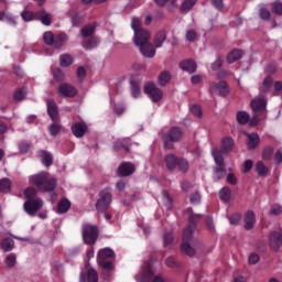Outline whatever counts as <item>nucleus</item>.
Wrapping results in <instances>:
<instances>
[{
	"label": "nucleus",
	"mask_w": 282,
	"mask_h": 282,
	"mask_svg": "<svg viewBox=\"0 0 282 282\" xmlns=\"http://www.w3.org/2000/svg\"><path fill=\"white\" fill-rule=\"evenodd\" d=\"M185 213L187 215L189 224L183 231V242L181 245V250L188 257H193V254H195V248H199V246H202L199 240L193 239V232L195 231V226L197 221L202 219V215L193 214L192 208H187Z\"/></svg>",
	"instance_id": "obj_1"
},
{
	"label": "nucleus",
	"mask_w": 282,
	"mask_h": 282,
	"mask_svg": "<svg viewBox=\"0 0 282 282\" xmlns=\"http://www.w3.org/2000/svg\"><path fill=\"white\" fill-rule=\"evenodd\" d=\"M30 182L43 193H52L57 186L56 178L54 176H48L45 172H40L39 174L30 176Z\"/></svg>",
	"instance_id": "obj_2"
},
{
	"label": "nucleus",
	"mask_w": 282,
	"mask_h": 282,
	"mask_svg": "<svg viewBox=\"0 0 282 282\" xmlns=\"http://www.w3.org/2000/svg\"><path fill=\"white\" fill-rule=\"evenodd\" d=\"M267 106L268 101L263 97H258L250 102V107L253 111V118L250 121L251 127H256V124H259V120H261L259 118L260 116H262V118H265V113L268 111Z\"/></svg>",
	"instance_id": "obj_3"
},
{
	"label": "nucleus",
	"mask_w": 282,
	"mask_h": 282,
	"mask_svg": "<svg viewBox=\"0 0 282 282\" xmlns=\"http://www.w3.org/2000/svg\"><path fill=\"white\" fill-rule=\"evenodd\" d=\"M135 280L139 282H166L163 274L155 275L153 263H149L143 268L141 274L135 275Z\"/></svg>",
	"instance_id": "obj_4"
},
{
	"label": "nucleus",
	"mask_w": 282,
	"mask_h": 282,
	"mask_svg": "<svg viewBox=\"0 0 282 282\" xmlns=\"http://www.w3.org/2000/svg\"><path fill=\"white\" fill-rule=\"evenodd\" d=\"M67 34L59 33L57 35H54L51 31L45 32L43 34V41L45 45H50L51 47H54L55 50H61L65 43H67Z\"/></svg>",
	"instance_id": "obj_5"
},
{
	"label": "nucleus",
	"mask_w": 282,
	"mask_h": 282,
	"mask_svg": "<svg viewBox=\"0 0 282 282\" xmlns=\"http://www.w3.org/2000/svg\"><path fill=\"white\" fill-rule=\"evenodd\" d=\"M212 155L214 158L216 166L214 167V176L216 180H223L226 177V164L224 163V155L219 150L212 149Z\"/></svg>",
	"instance_id": "obj_6"
},
{
	"label": "nucleus",
	"mask_w": 282,
	"mask_h": 282,
	"mask_svg": "<svg viewBox=\"0 0 282 282\" xmlns=\"http://www.w3.org/2000/svg\"><path fill=\"white\" fill-rule=\"evenodd\" d=\"M182 135V129L180 127H173L167 133L162 135L161 140L164 143L165 149H173L174 142H180Z\"/></svg>",
	"instance_id": "obj_7"
},
{
	"label": "nucleus",
	"mask_w": 282,
	"mask_h": 282,
	"mask_svg": "<svg viewBox=\"0 0 282 282\" xmlns=\"http://www.w3.org/2000/svg\"><path fill=\"white\" fill-rule=\"evenodd\" d=\"M111 191L102 189L99 192V198L97 199L95 207L98 213H105L111 206Z\"/></svg>",
	"instance_id": "obj_8"
},
{
	"label": "nucleus",
	"mask_w": 282,
	"mask_h": 282,
	"mask_svg": "<svg viewBox=\"0 0 282 282\" xmlns=\"http://www.w3.org/2000/svg\"><path fill=\"white\" fill-rule=\"evenodd\" d=\"M82 235L84 243L87 246H94L98 239V227L94 225H84Z\"/></svg>",
	"instance_id": "obj_9"
},
{
	"label": "nucleus",
	"mask_w": 282,
	"mask_h": 282,
	"mask_svg": "<svg viewBox=\"0 0 282 282\" xmlns=\"http://www.w3.org/2000/svg\"><path fill=\"white\" fill-rule=\"evenodd\" d=\"M43 208V199L35 198V199H26L23 204V210L30 217H35L36 213H39Z\"/></svg>",
	"instance_id": "obj_10"
},
{
	"label": "nucleus",
	"mask_w": 282,
	"mask_h": 282,
	"mask_svg": "<svg viewBox=\"0 0 282 282\" xmlns=\"http://www.w3.org/2000/svg\"><path fill=\"white\" fill-rule=\"evenodd\" d=\"M144 93L149 96L152 102H160L162 100V89L155 87V84L148 83L144 85Z\"/></svg>",
	"instance_id": "obj_11"
},
{
	"label": "nucleus",
	"mask_w": 282,
	"mask_h": 282,
	"mask_svg": "<svg viewBox=\"0 0 282 282\" xmlns=\"http://www.w3.org/2000/svg\"><path fill=\"white\" fill-rule=\"evenodd\" d=\"M57 94L59 98H74L78 90L72 84L63 83L58 86Z\"/></svg>",
	"instance_id": "obj_12"
},
{
	"label": "nucleus",
	"mask_w": 282,
	"mask_h": 282,
	"mask_svg": "<svg viewBox=\"0 0 282 282\" xmlns=\"http://www.w3.org/2000/svg\"><path fill=\"white\" fill-rule=\"evenodd\" d=\"M282 246V229L278 231H271L269 235V247L273 252L281 249Z\"/></svg>",
	"instance_id": "obj_13"
},
{
	"label": "nucleus",
	"mask_w": 282,
	"mask_h": 282,
	"mask_svg": "<svg viewBox=\"0 0 282 282\" xmlns=\"http://www.w3.org/2000/svg\"><path fill=\"white\" fill-rule=\"evenodd\" d=\"M210 94H217L218 96H228L230 88L226 82L212 83L209 85Z\"/></svg>",
	"instance_id": "obj_14"
},
{
	"label": "nucleus",
	"mask_w": 282,
	"mask_h": 282,
	"mask_svg": "<svg viewBox=\"0 0 282 282\" xmlns=\"http://www.w3.org/2000/svg\"><path fill=\"white\" fill-rule=\"evenodd\" d=\"M52 13L47 12L46 10L41 9L36 11V21H40L42 25H52Z\"/></svg>",
	"instance_id": "obj_15"
},
{
	"label": "nucleus",
	"mask_w": 282,
	"mask_h": 282,
	"mask_svg": "<svg viewBox=\"0 0 282 282\" xmlns=\"http://www.w3.org/2000/svg\"><path fill=\"white\" fill-rule=\"evenodd\" d=\"M135 173V166L131 163H122L118 167L119 177H129V175H133Z\"/></svg>",
	"instance_id": "obj_16"
},
{
	"label": "nucleus",
	"mask_w": 282,
	"mask_h": 282,
	"mask_svg": "<svg viewBox=\"0 0 282 282\" xmlns=\"http://www.w3.org/2000/svg\"><path fill=\"white\" fill-rule=\"evenodd\" d=\"M72 132L75 138H83L87 133V123L86 122H75L72 124Z\"/></svg>",
	"instance_id": "obj_17"
},
{
	"label": "nucleus",
	"mask_w": 282,
	"mask_h": 282,
	"mask_svg": "<svg viewBox=\"0 0 282 282\" xmlns=\"http://www.w3.org/2000/svg\"><path fill=\"white\" fill-rule=\"evenodd\" d=\"M47 113H48L50 118L53 120V122H57L58 106L56 105V101H54V99L47 100Z\"/></svg>",
	"instance_id": "obj_18"
},
{
	"label": "nucleus",
	"mask_w": 282,
	"mask_h": 282,
	"mask_svg": "<svg viewBox=\"0 0 282 282\" xmlns=\"http://www.w3.org/2000/svg\"><path fill=\"white\" fill-rule=\"evenodd\" d=\"M180 67L183 69V72H187L188 74H195L197 72V63H195L193 59L181 62Z\"/></svg>",
	"instance_id": "obj_19"
},
{
	"label": "nucleus",
	"mask_w": 282,
	"mask_h": 282,
	"mask_svg": "<svg viewBox=\"0 0 282 282\" xmlns=\"http://www.w3.org/2000/svg\"><path fill=\"white\" fill-rule=\"evenodd\" d=\"M256 221H257V217L254 216V212L248 210L245 214V228H246V230H252L254 228Z\"/></svg>",
	"instance_id": "obj_20"
},
{
	"label": "nucleus",
	"mask_w": 282,
	"mask_h": 282,
	"mask_svg": "<svg viewBox=\"0 0 282 282\" xmlns=\"http://www.w3.org/2000/svg\"><path fill=\"white\" fill-rule=\"evenodd\" d=\"M221 153H230L232 152V148L235 147V140L230 137H226L221 139Z\"/></svg>",
	"instance_id": "obj_21"
},
{
	"label": "nucleus",
	"mask_w": 282,
	"mask_h": 282,
	"mask_svg": "<svg viewBox=\"0 0 282 282\" xmlns=\"http://www.w3.org/2000/svg\"><path fill=\"white\" fill-rule=\"evenodd\" d=\"M247 147L248 149H250L251 151L257 149V147H259V143L261 142V139L259 138V134L257 133H247Z\"/></svg>",
	"instance_id": "obj_22"
},
{
	"label": "nucleus",
	"mask_w": 282,
	"mask_h": 282,
	"mask_svg": "<svg viewBox=\"0 0 282 282\" xmlns=\"http://www.w3.org/2000/svg\"><path fill=\"white\" fill-rule=\"evenodd\" d=\"M131 28L134 33H137V40L140 39V36L144 35L147 36V33L144 32V29H142V23L140 22V19L133 18L131 20Z\"/></svg>",
	"instance_id": "obj_23"
},
{
	"label": "nucleus",
	"mask_w": 282,
	"mask_h": 282,
	"mask_svg": "<svg viewBox=\"0 0 282 282\" xmlns=\"http://www.w3.org/2000/svg\"><path fill=\"white\" fill-rule=\"evenodd\" d=\"M143 32H145L147 34L144 35H140V37L137 36V33H134V45H137V47H141L142 45H147L149 43V39H151V32H149L148 30L143 29Z\"/></svg>",
	"instance_id": "obj_24"
},
{
	"label": "nucleus",
	"mask_w": 282,
	"mask_h": 282,
	"mask_svg": "<svg viewBox=\"0 0 282 282\" xmlns=\"http://www.w3.org/2000/svg\"><path fill=\"white\" fill-rule=\"evenodd\" d=\"M139 50L141 54H143V56H145L147 58H153V56H155V48H153V45H151L150 42L139 46Z\"/></svg>",
	"instance_id": "obj_25"
},
{
	"label": "nucleus",
	"mask_w": 282,
	"mask_h": 282,
	"mask_svg": "<svg viewBox=\"0 0 282 282\" xmlns=\"http://www.w3.org/2000/svg\"><path fill=\"white\" fill-rule=\"evenodd\" d=\"M178 158L175 154H167L165 156V166L167 171H175L178 162Z\"/></svg>",
	"instance_id": "obj_26"
},
{
	"label": "nucleus",
	"mask_w": 282,
	"mask_h": 282,
	"mask_svg": "<svg viewBox=\"0 0 282 282\" xmlns=\"http://www.w3.org/2000/svg\"><path fill=\"white\" fill-rule=\"evenodd\" d=\"M39 156L41 158V162L44 166H52V164H54V158L50 152L41 150L39 151Z\"/></svg>",
	"instance_id": "obj_27"
},
{
	"label": "nucleus",
	"mask_w": 282,
	"mask_h": 282,
	"mask_svg": "<svg viewBox=\"0 0 282 282\" xmlns=\"http://www.w3.org/2000/svg\"><path fill=\"white\" fill-rule=\"evenodd\" d=\"M171 78H172L171 72L169 70L161 72L158 76V83L160 87H166V84L171 83Z\"/></svg>",
	"instance_id": "obj_28"
},
{
	"label": "nucleus",
	"mask_w": 282,
	"mask_h": 282,
	"mask_svg": "<svg viewBox=\"0 0 282 282\" xmlns=\"http://www.w3.org/2000/svg\"><path fill=\"white\" fill-rule=\"evenodd\" d=\"M197 3V0H184L180 7L182 14H188Z\"/></svg>",
	"instance_id": "obj_29"
},
{
	"label": "nucleus",
	"mask_w": 282,
	"mask_h": 282,
	"mask_svg": "<svg viewBox=\"0 0 282 282\" xmlns=\"http://www.w3.org/2000/svg\"><path fill=\"white\" fill-rule=\"evenodd\" d=\"M0 248L3 252H12L14 250V240L12 238L2 239Z\"/></svg>",
	"instance_id": "obj_30"
},
{
	"label": "nucleus",
	"mask_w": 282,
	"mask_h": 282,
	"mask_svg": "<svg viewBox=\"0 0 282 282\" xmlns=\"http://www.w3.org/2000/svg\"><path fill=\"white\" fill-rule=\"evenodd\" d=\"M94 32H96V24H87L80 30L82 39H89L94 36Z\"/></svg>",
	"instance_id": "obj_31"
},
{
	"label": "nucleus",
	"mask_w": 282,
	"mask_h": 282,
	"mask_svg": "<svg viewBox=\"0 0 282 282\" xmlns=\"http://www.w3.org/2000/svg\"><path fill=\"white\" fill-rule=\"evenodd\" d=\"M72 208V202L67 198H62L57 205V213L63 215L64 213H67Z\"/></svg>",
	"instance_id": "obj_32"
},
{
	"label": "nucleus",
	"mask_w": 282,
	"mask_h": 282,
	"mask_svg": "<svg viewBox=\"0 0 282 282\" xmlns=\"http://www.w3.org/2000/svg\"><path fill=\"white\" fill-rule=\"evenodd\" d=\"M129 147H131V140L126 138L116 141L113 149L115 151H120V149H126V151H129Z\"/></svg>",
	"instance_id": "obj_33"
},
{
	"label": "nucleus",
	"mask_w": 282,
	"mask_h": 282,
	"mask_svg": "<svg viewBox=\"0 0 282 282\" xmlns=\"http://www.w3.org/2000/svg\"><path fill=\"white\" fill-rule=\"evenodd\" d=\"M236 119L239 124H248V122L250 124V122H251L250 113H248L243 110L237 112Z\"/></svg>",
	"instance_id": "obj_34"
},
{
	"label": "nucleus",
	"mask_w": 282,
	"mask_h": 282,
	"mask_svg": "<svg viewBox=\"0 0 282 282\" xmlns=\"http://www.w3.org/2000/svg\"><path fill=\"white\" fill-rule=\"evenodd\" d=\"M243 56V52L240 50H232L228 55H227V63L232 64L237 63L239 58Z\"/></svg>",
	"instance_id": "obj_35"
},
{
	"label": "nucleus",
	"mask_w": 282,
	"mask_h": 282,
	"mask_svg": "<svg viewBox=\"0 0 282 282\" xmlns=\"http://www.w3.org/2000/svg\"><path fill=\"white\" fill-rule=\"evenodd\" d=\"M98 43H99L98 37L91 36L88 40H84L83 47L84 50H88V51L95 50V47H98Z\"/></svg>",
	"instance_id": "obj_36"
},
{
	"label": "nucleus",
	"mask_w": 282,
	"mask_h": 282,
	"mask_svg": "<svg viewBox=\"0 0 282 282\" xmlns=\"http://www.w3.org/2000/svg\"><path fill=\"white\" fill-rule=\"evenodd\" d=\"M166 41V31H160L154 37V47L160 48Z\"/></svg>",
	"instance_id": "obj_37"
},
{
	"label": "nucleus",
	"mask_w": 282,
	"mask_h": 282,
	"mask_svg": "<svg viewBox=\"0 0 282 282\" xmlns=\"http://www.w3.org/2000/svg\"><path fill=\"white\" fill-rule=\"evenodd\" d=\"M97 263L99 268H102V270H106V272H111V270H113V262H111V260L97 258Z\"/></svg>",
	"instance_id": "obj_38"
},
{
	"label": "nucleus",
	"mask_w": 282,
	"mask_h": 282,
	"mask_svg": "<svg viewBox=\"0 0 282 282\" xmlns=\"http://www.w3.org/2000/svg\"><path fill=\"white\" fill-rule=\"evenodd\" d=\"M115 252L111 250V248H105L99 250L98 254H97V259H104V260H109L112 257H115Z\"/></svg>",
	"instance_id": "obj_39"
},
{
	"label": "nucleus",
	"mask_w": 282,
	"mask_h": 282,
	"mask_svg": "<svg viewBox=\"0 0 282 282\" xmlns=\"http://www.w3.org/2000/svg\"><path fill=\"white\" fill-rule=\"evenodd\" d=\"M256 171L261 177H265V175L270 173V169H268V166H265L262 161L257 163Z\"/></svg>",
	"instance_id": "obj_40"
},
{
	"label": "nucleus",
	"mask_w": 282,
	"mask_h": 282,
	"mask_svg": "<svg viewBox=\"0 0 282 282\" xmlns=\"http://www.w3.org/2000/svg\"><path fill=\"white\" fill-rule=\"evenodd\" d=\"M21 18L26 23H30V21H36V11L34 12V11L24 10L21 12Z\"/></svg>",
	"instance_id": "obj_41"
},
{
	"label": "nucleus",
	"mask_w": 282,
	"mask_h": 282,
	"mask_svg": "<svg viewBox=\"0 0 282 282\" xmlns=\"http://www.w3.org/2000/svg\"><path fill=\"white\" fill-rule=\"evenodd\" d=\"M131 85V96L132 98H140L142 91L140 90V85L133 80H130Z\"/></svg>",
	"instance_id": "obj_42"
},
{
	"label": "nucleus",
	"mask_w": 282,
	"mask_h": 282,
	"mask_svg": "<svg viewBox=\"0 0 282 282\" xmlns=\"http://www.w3.org/2000/svg\"><path fill=\"white\" fill-rule=\"evenodd\" d=\"M73 63H74V59L69 54H64L59 57L61 67H69V65H72Z\"/></svg>",
	"instance_id": "obj_43"
},
{
	"label": "nucleus",
	"mask_w": 282,
	"mask_h": 282,
	"mask_svg": "<svg viewBox=\"0 0 282 282\" xmlns=\"http://www.w3.org/2000/svg\"><path fill=\"white\" fill-rule=\"evenodd\" d=\"M219 198L221 199V202H225V204H228V202H230V188L223 187L219 191Z\"/></svg>",
	"instance_id": "obj_44"
},
{
	"label": "nucleus",
	"mask_w": 282,
	"mask_h": 282,
	"mask_svg": "<svg viewBox=\"0 0 282 282\" xmlns=\"http://www.w3.org/2000/svg\"><path fill=\"white\" fill-rule=\"evenodd\" d=\"M176 166L181 173H187L189 169L188 161L186 159H178Z\"/></svg>",
	"instance_id": "obj_45"
},
{
	"label": "nucleus",
	"mask_w": 282,
	"mask_h": 282,
	"mask_svg": "<svg viewBox=\"0 0 282 282\" xmlns=\"http://www.w3.org/2000/svg\"><path fill=\"white\" fill-rule=\"evenodd\" d=\"M162 197H163L165 207L167 208V210H171V208H173V198H171V195H169V192L163 191Z\"/></svg>",
	"instance_id": "obj_46"
},
{
	"label": "nucleus",
	"mask_w": 282,
	"mask_h": 282,
	"mask_svg": "<svg viewBox=\"0 0 282 282\" xmlns=\"http://www.w3.org/2000/svg\"><path fill=\"white\" fill-rule=\"evenodd\" d=\"M11 184L10 178L0 180V193H10Z\"/></svg>",
	"instance_id": "obj_47"
},
{
	"label": "nucleus",
	"mask_w": 282,
	"mask_h": 282,
	"mask_svg": "<svg viewBox=\"0 0 282 282\" xmlns=\"http://www.w3.org/2000/svg\"><path fill=\"white\" fill-rule=\"evenodd\" d=\"M87 282H98V271L94 268H89L87 271Z\"/></svg>",
	"instance_id": "obj_48"
},
{
	"label": "nucleus",
	"mask_w": 282,
	"mask_h": 282,
	"mask_svg": "<svg viewBox=\"0 0 282 282\" xmlns=\"http://www.w3.org/2000/svg\"><path fill=\"white\" fill-rule=\"evenodd\" d=\"M24 197L28 199H41L39 196H36V189L34 187H28L24 189Z\"/></svg>",
	"instance_id": "obj_49"
},
{
	"label": "nucleus",
	"mask_w": 282,
	"mask_h": 282,
	"mask_svg": "<svg viewBox=\"0 0 282 282\" xmlns=\"http://www.w3.org/2000/svg\"><path fill=\"white\" fill-rule=\"evenodd\" d=\"M271 87H272V77L268 76L263 79L261 91H263L265 94V93L270 91Z\"/></svg>",
	"instance_id": "obj_50"
},
{
	"label": "nucleus",
	"mask_w": 282,
	"mask_h": 282,
	"mask_svg": "<svg viewBox=\"0 0 282 282\" xmlns=\"http://www.w3.org/2000/svg\"><path fill=\"white\" fill-rule=\"evenodd\" d=\"M273 153H274V149H272V147L268 145L262 151V159L263 160H272Z\"/></svg>",
	"instance_id": "obj_51"
},
{
	"label": "nucleus",
	"mask_w": 282,
	"mask_h": 282,
	"mask_svg": "<svg viewBox=\"0 0 282 282\" xmlns=\"http://www.w3.org/2000/svg\"><path fill=\"white\" fill-rule=\"evenodd\" d=\"M6 264L8 265V268H14V265H17V254H8L6 258Z\"/></svg>",
	"instance_id": "obj_52"
},
{
	"label": "nucleus",
	"mask_w": 282,
	"mask_h": 282,
	"mask_svg": "<svg viewBox=\"0 0 282 282\" xmlns=\"http://www.w3.org/2000/svg\"><path fill=\"white\" fill-rule=\"evenodd\" d=\"M9 25H12V28H17V17H14L12 13H4L3 19Z\"/></svg>",
	"instance_id": "obj_53"
},
{
	"label": "nucleus",
	"mask_w": 282,
	"mask_h": 282,
	"mask_svg": "<svg viewBox=\"0 0 282 282\" xmlns=\"http://www.w3.org/2000/svg\"><path fill=\"white\" fill-rule=\"evenodd\" d=\"M173 234L172 232H164L163 235V243L165 248H169V246L173 245Z\"/></svg>",
	"instance_id": "obj_54"
},
{
	"label": "nucleus",
	"mask_w": 282,
	"mask_h": 282,
	"mask_svg": "<svg viewBox=\"0 0 282 282\" xmlns=\"http://www.w3.org/2000/svg\"><path fill=\"white\" fill-rule=\"evenodd\" d=\"M61 124L58 123H52L50 127H48V131H50V134L51 135H58L61 133Z\"/></svg>",
	"instance_id": "obj_55"
},
{
	"label": "nucleus",
	"mask_w": 282,
	"mask_h": 282,
	"mask_svg": "<svg viewBox=\"0 0 282 282\" xmlns=\"http://www.w3.org/2000/svg\"><path fill=\"white\" fill-rule=\"evenodd\" d=\"M53 78L61 83V80H65V74H63V70L61 68L53 69Z\"/></svg>",
	"instance_id": "obj_56"
},
{
	"label": "nucleus",
	"mask_w": 282,
	"mask_h": 282,
	"mask_svg": "<svg viewBox=\"0 0 282 282\" xmlns=\"http://www.w3.org/2000/svg\"><path fill=\"white\" fill-rule=\"evenodd\" d=\"M25 96H28V90L19 89L14 93V100H18V101L25 100Z\"/></svg>",
	"instance_id": "obj_57"
},
{
	"label": "nucleus",
	"mask_w": 282,
	"mask_h": 282,
	"mask_svg": "<svg viewBox=\"0 0 282 282\" xmlns=\"http://www.w3.org/2000/svg\"><path fill=\"white\" fill-rule=\"evenodd\" d=\"M259 261H261V257H259V253H251L248 258V262L250 265H257Z\"/></svg>",
	"instance_id": "obj_58"
},
{
	"label": "nucleus",
	"mask_w": 282,
	"mask_h": 282,
	"mask_svg": "<svg viewBox=\"0 0 282 282\" xmlns=\"http://www.w3.org/2000/svg\"><path fill=\"white\" fill-rule=\"evenodd\" d=\"M20 149V153H28L30 151V149H32V144H30L26 141H22L19 145Z\"/></svg>",
	"instance_id": "obj_59"
},
{
	"label": "nucleus",
	"mask_w": 282,
	"mask_h": 282,
	"mask_svg": "<svg viewBox=\"0 0 282 282\" xmlns=\"http://www.w3.org/2000/svg\"><path fill=\"white\" fill-rule=\"evenodd\" d=\"M189 202L191 204H194V205L199 204V202H202V195H199V193L197 192L192 193L189 196Z\"/></svg>",
	"instance_id": "obj_60"
},
{
	"label": "nucleus",
	"mask_w": 282,
	"mask_h": 282,
	"mask_svg": "<svg viewBox=\"0 0 282 282\" xmlns=\"http://www.w3.org/2000/svg\"><path fill=\"white\" fill-rule=\"evenodd\" d=\"M281 213H282V206L279 204L271 206L269 210L270 215H281Z\"/></svg>",
	"instance_id": "obj_61"
},
{
	"label": "nucleus",
	"mask_w": 282,
	"mask_h": 282,
	"mask_svg": "<svg viewBox=\"0 0 282 282\" xmlns=\"http://www.w3.org/2000/svg\"><path fill=\"white\" fill-rule=\"evenodd\" d=\"M259 15L263 21H268V19H270V11L265 8H261L259 10Z\"/></svg>",
	"instance_id": "obj_62"
},
{
	"label": "nucleus",
	"mask_w": 282,
	"mask_h": 282,
	"mask_svg": "<svg viewBox=\"0 0 282 282\" xmlns=\"http://www.w3.org/2000/svg\"><path fill=\"white\" fill-rule=\"evenodd\" d=\"M191 111L196 118H202V107L199 105H193Z\"/></svg>",
	"instance_id": "obj_63"
},
{
	"label": "nucleus",
	"mask_w": 282,
	"mask_h": 282,
	"mask_svg": "<svg viewBox=\"0 0 282 282\" xmlns=\"http://www.w3.org/2000/svg\"><path fill=\"white\" fill-rule=\"evenodd\" d=\"M272 12H274V14H282V3L281 2H274L272 4Z\"/></svg>",
	"instance_id": "obj_64"
}]
</instances>
